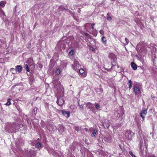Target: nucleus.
<instances>
[{
	"mask_svg": "<svg viewBox=\"0 0 157 157\" xmlns=\"http://www.w3.org/2000/svg\"><path fill=\"white\" fill-rule=\"evenodd\" d=\"M133 91L135 95L140 94L141 91L140 89V87L138 84H134L133 86Z\"/></svg>",
	"mask_w": 157,
	"mask_h": 157,
	"instance_id": "obj_1",
	"label": "nucleus"
},
{
	"mask_svg": "<svg viewBox=\"0 0 157 157\" xmlns=\"http://www.w3.org/2000/svg\"><path fill=\"white\" fill-rule=\"evenodd\" d=\"M19 125V124H16L15 123H13L11 125V128L7 130L8 132L9 133L15 132H16L15 127L17 125Z\"/></svg>",
	"mask_w": 157,
	"mask_h": 157,
	"instance_id": "obj_2",
	"label": "nucleus"
},
{
	"mask_svg": "<svg viewBox=\"0 0 157 157\" xmlns=\"http://www.w3.org/2000/svg\"><path fill=\"white\" fill-rule=\"evenodd\" d=\"M79 66L78 62L77 61H75L74 64L72 65V67L74 70L77 72L79 69Z\"/></svg>",
	"mask_w": 157,
	"mask_h": 157,
	"instance_id": "obj_3",
	"label": "nucleus"
},
{
	"mask_svg": "<svg viewBox=\"0 0 157 157\" xmlns=\"http://www.w3.org/2000/svg\"><path fill=\"white\" fill-rule=\"evenodd\" d=\"M64 102L65 101L62 98L57 97L56 103L59 106H62Z\"/></svg>",
	"mask_w": 157,
	"mask_h": 157,
	"instance_id": "obj_4",
	"label": "nucleus"
},
{
	"mask_svg": "<svg viewBox=\"0 0 157 157\" xmlns=\"http://www.w3.org/2000/svg\"><path fill=\"white\" fill-rule=\"evenodd\" d=\"M131 131L130 130L127 131L125 132V137L126 139L129 140L131 137Z\"/></svg>",
	"mask_w": 157,
	"mask_h": 157,
	"instance_id": "obj_5",
	"label": "nucleus"
},
{
	"mask_svg": "<svg viewBox=\"0 0 157 157\" xmlns=\"http://www.w3.org/2000/svg\"><path fill=\"white\" fill-rule=\"evenodd\" d=\"M147 113V109L142 110L140 113V115L141 117L143 118V120L144 119L145 115Z\"/></svg>",
	"mask_w": 157,
	"mask_h": 157,
	"instance_id": "obj_6",
	"label": "nucleus"
},
{
	"mask_svg": "<svg viewBox=\"0 0 157 157\" xmlns=\"http://www.w3.org/2000/svg\"><path fill=\"white\" fill-rule=\"evenodd\" d=\"M61 112L62 114L67 117H69L70 116V113L69 111H65L64 110H63Z\"/></svg>",
	"mask_w": 157,
	"mask_h": 157,
	"instance_id": "obj_7",
	"label": "nucleus"
},
{
	"mask_svg": "<svg viewBox=\"0 0 157 157\" xmlns=\"http://www.w3.org/2000/svg\"><path fill=\"white\" fill-rule=\"evenodd\" d=\"M15 68L16 72H17L19 73H20L22 71L23 67L21 65H17L15 66Z\"/></svg>",
	"mask_w": 157,
	"mask_h": 157,
	"instance_id": "obj_8",
	"label": "nucleus"
},
{
	"mask_svg": "<svg viewBox=\"0 0 157 157\" xmlns=\"http://www.w3.org/2000/svg\"><path fill=\"white\" fill-rule=\"evenodd\" d=\"M26 63L28 64L29 65H32L33 63V58H29L27 61Z\"/></svg>",
	"mask_w": 157,
	"mask_h": 157,
	"instance_id": "obj_9",
	"label": "nucleus"
},
{
	"mask_svg": "<svg viewBox=\"0 0 157 157\" xmlns=\"http://www.w3.org/2000/svg\"><path fill=\"white\" fill-rule=\"evenodd\" d=\"M131 66L132 69L134 70H136L137 69V66L134 63H131Z\"/></svg>",
	"mask_w": 157,
	"mask_h": 157,
	"instance_id": "obj_10",
	"label": "nucleus"
},
{
	"mask_svg": "<svg viewBox=\"0 0 157 157\" xmlns=\"http://www.w3.org/2000/svg\"><path fill=\"white\" fill-rule=\"evenodd\" d=\"M109 57L111 59H115L116 58V56L113 53H111L109 54Z\"/></svg>",
	"mask_w": 157,
	"mask_h": 157,
	"instance_id": "obj_11",
	"label": "nucleus"
},
{
	"mask_svg": "<svg viewBox=\"0 0 157 157\" xmlns=\"http://www.w3.org/2000/svg\"><path fill=\"white\" fill-rule=\"evenodd\" d=\"M127 84L128 86V88L129 89H130L132 87V83L131 80H130L127 82Z\"/></svg>",
	"mask_w": 157,
	"mask_h": 157,
	"instance_id": "obj_12",
	"label": "nucleus"
},
{
	"mask_svg": "<svg viewBox=\"0 0 157 157\" xmlns=\"http://www.w3.org/2000/svg\"><path fill=\"white\" fill-rule=\"evenodd\" d=\"M102 40L103 42V43L104 44H106L107 43V40L106 38L104 37V36H102Z\"/></svg>",
	"mask_w": 157,
	"mask_h": 157,
	"instance_id": "obj_13",
	"label": "nucleus"
},
{
	"mask_svg": "<svg viewBox=\"0 0 157 157\" xmlns=\"http://www.w3.org/2000/svg\"><path fill=\"white\" fill-rule=\"evenodd\" d=\"M87 109H90V110L92 111V112L93 113H94L95 112V110L94 109V107L93 106H89L87 108Z\"/></svg>",
	"mask_w": 157,
	"mask_h": 157,
	"instance_id": "obj_14",
	"label": "nucleus"
},
{
	"mask_svg": "<svg viewBox=\"0 0 157 157\" xmlns=\"http://www.w3.org/2000/svg\"><path fill=\"white\" fill-rule=\"evenodd\" d=\"M69 53L70 55L73 56L74 54V50L73 49L71 50V51L69 52Z\"/></svg>",
	"mask_w": 157,
	"mask_h": 157,
	"instance_id": "obj_15",
	"label": "nucleus"
},
{
	"mask_svg": "<svg viewBox=\"0 0 157 157\" xmlns=\"http://www.w3.org/2000/svg\"><path fill=\"white\" fill-rule=\"evenodd\" d=\"M10 100H11L10 98H8L7 99V102L5 104V105H10L11 104Z\"/></svg>",
	"mask_w": 157,
	"mask_h": 157,
	"instance_id": "obj_16",
	"label": "nucleus"
},
{
	"mask_svg": "<svg viewBox=\"0 0 157 157\" xmlns=\"http://www.w3.org/2000/svg\"><path fill=\"white\" fill-rule=\"evenodd\" d=\"M6 2L5 1H2L0 2V6L4 7L5 6Z\"/></svg>",
	"mask_w": 157,
	"mask_h": 157,
	"instance_id": "obj_17",
	"label": "nucleus"
},
{
	"mask_svg": "<svg viewBox=\"0 0 157 157\" xmlns=\"http://www.w3.org/2000/svg\"><path fill=\"white\" fill-rule=\"evenodd\" d=\"M97 132V130L96 129H95L94 130V132L91 134V136L94 137L95 136Z\"/></svg>",
	"mask_w": 157,
	"mask_h": 157,
	"instance_id": "obj_18",
	"label": "nucleus"
},
{
	"mask_svg": "<svg viewBox=\"0 0 157 157\" xmlns=\"http://www.w3.org/2000/svg\"><path fill=\"white\" fill-rule=\"evenodd\" d=\"M109 13H108L107 14V20L108 21H110L112 20V18L111 17H109Z\"/></svg>",
	"mask_w": 157,
	"mask_h": 157,
	"instance_id": "obj_19",
	"label": "nucleus"
},
{
	"mask_svg": "<svg viewBox=\"0 0 157 157\" xmlns=\"http://www.w3.org/2000/svg\"><path fill=\"white\" fill-rule=\"evenodd\" d=\"M25 68L26 69V71L27 72H29L30 71V69L29 68L28 66V65L27 64H25Z\"/></svg>",
	"mask_w": 157,
	"mask_h": 157,
	"instance_id": "obj_20",
	"label": "nucleus"
},
{
	"mask_svg": "<svg viewBox=\"0 0 157 157\" xmlns=\"http://www.w3.org/2000/svg\"><path fill=\"white\" fill-rule=\"evenodd\" d=\"M11 71L12 72V73H16L17 72L16 71V68L14 69L13 68H12L10 69Z\"/></svg>",
	"mask_w": 157,
	"mask_h": 157,
	"instance_id": "obj_21",
	"label": "nucleus"
},
{
	"mask_svg": "<svg viewBox=\"0 0 157 157\" xmlns=\"http://www.w3.org/2000/svg\"><path fill=\"white\" fill-rule=\"evenodd\" d=\"M60 71L59 69H57L56 71V75H59L60 73Z\"/></svg>",
	"mask_w": 157,
	"mask_h": 157,
	"instance_id": "obj_22",
	"label": "nucleus"
},
{
	"mask_svg": "<svg viewBox=\"0 0 157 157\" xmlns=\"http://www.w3.org/2000/svg\"><path fill=\"white\" fill-rule=\"evenodd\" d=\"M78 70L79 73L81 74H82L84 73V70L82 69H79Z\"/></svg>",
	"mask_w": 157,
	"mask_h": 157,
	"instance_id": "obj_23",
	"label": "nucleus"
},
{
	"mask_svg": "<svg viewBox=\"0 0 157 157\" xmlns=\"http://www.w3.org/2000/svg\"><path fill=\"white\" fill-rule=\"evenodd\" d=\"M95 108L98 109L100 108V105L98 103H96L95 104Z\"/></svg>",
	"mask_w": 157,
	"mask_h": 157,
	"instance_id": "obj_24",
	"label": "nucleus"
},
{
	"mask_svg": "<svg viewBox=\"0 0 157 157\" xmlns=\"http://www.w3.org/2000/svg\"><path fill=\"white\" fill-rule=\"evenodd\" d=\"M74 129L77 131L78 132L79 131V127L78 126H75L74 127Z\"/></svg>",
	"mask_w": 157,
	"mask_h": 157,
	"instance_id": "obj_25",
	"label": "nucleus"
},
{
	"mask_svg": "<svg viewBox=\"0 0 157 157\" xmlns=\"http://www.w3.org/2000/svg\"><path fill=\"white\" fill-rule=\"evenodd\" d=\"M35 146L36 147H39L41 146V144L40 143H38L36 144L35 145Z\"/></svg>",
	"mask_w": 157,
	"mask_h": 157,
	"instance_id": "obj_26",
	"label": "nucleus"
},
{
	"mask_svg": "<svg viewBox=\"0 0 157 157\" xmlns=\"http://www.w3.org/2000/svg\"><path fill=\"white\" fill-rule=\"evenodd\" d=\"M129 153L132 157H136V156L133 154V152L132 151H129Z\"/></svg>",
	"mask_w": 157,
	"mask_h": 157,
	"instance_id": "obj_27",
	"label": "nucleus"
},
{
	"mask_svg": "<svg viewBox=\"0 0 157 157\" xmlns=\"http://www.w3.org/2000/svg\"><path fill=\"white\" fill-rule=\"evenodd\" d=\"M84 33V34L86 36L88 37H89V38H90L91 36L90 35H89V34H88V33Z\"/></svg>",
	"mask_w": 157,
	"mask_h": 157,
	"instance_id": "obj_28",
	"label": "nucleus"
},
{
	"mask_svg": "<svg viewBox=\"0 0 157 157\" xmlns=\"http://www.w3.org/2000/svg\"><path fill=\"white\" fill-rule=\"evenodd\" d=\"M119 147L121 149L122 151H124L125 150V149L122 146H121V145H119Z\"/></svg>",
	"mask_w": 157,
	"mask_h": 157,
	"instance_id": "obj_29",
	"label": "nucleus"
},
{
	"mask_svg": "<svg viewBox=\"0 0 157 157\" xmlns=\"http://www.w3.org/2000/svg\"><path fill=\"white\" fill-rule=\"evenodd\" d=\"M100 33L102 35L104 36V32L103 30H101L99 31Z\"/></svg>",
	"mask_w": 157,
	"mask_h": 157,
	"instance_id": "obj_30",
	"label": "nucleus"
},
{
	"mask_svg": "<svg viewBox=\"0 0 157 157\" xmlns=\"http://www.w3.org/2000/svg\"><path fill=\"white\" fill-rule=\"evenodd\" d=\"M104 126L105 128H108L109 127V124H106V125H105V124H104Z\"/></svg>",
	"mask_w": 157,
	"mask_h": 157,
	"instance_id": "obj_31",
	"label": "nucleus"
},
{
	"mask_svg": "<svg viewBox=\"0 0 157 157\" xmlns=\"http://www.w3.org/2000/svg\"><path fill=\"white\" fill-rule=\"evenodd\" d=\"M95 25V24L94 23H92L91 24V28L92 29H94V26Z\"/></svg>",
	"mask_w": 157,
	"mask_h": 157,
	"instance_id": "obj_32",
	"label": "nucleus"
},
{
	"mask_svg": "<svg viewBox=\"0 0 157 157\" xmlns=\"http://www.w3.org/2000/svg\"><path fill=\"white\" fill-rule=\"evenodd\" d=\"M59 8L60 9H61L62 10H63L65 9V8H64L63 7L61 6H60Z\"/></svg>",
	"mask_w": 157,
	"mask_h": 157,
	"instance_id": "obj_33",
	"label": "nucleus"
},
{
	"mask_svg": "<svg viewBox=\"0 0 157 157\" xmlns=\"http://www.w3.org/2000/svg\"><path fill=\"white\" fill-rule=\"evenodd\" d=\"M87 104L88 105H90L91 106H92L93 105V104L92 103H91L90 102H88Z\"/></svg>",
	"mask_w": 157,
	"mask_h": 157,
	"instance_id": "obj_34",
	"label": "nucleus"
},
{
	"mask_svg": "<svg viewBox=\"0 0 157 157\" xmlns=\"http://www.w3.org/2000/svg\"><path fill=\"white\" fill-rule=\"evenodd\" d=\"M125 40L126 43L127 44H128V43L129 42V40H128V39L127 38H125Z\"/></svg>",
	"mask_w": 157,
	"mask_h": 157,
	"instance_id": "obj_35",
	"label": "nucleus"
},
{
	"mask_svg": "<svg viewBox=\"0 0 157 157\" xmlns=\"http://www.w3.org/2000/svg\"><path fill=\"white\" fill-rule=\"evenodd\" d=\"M90 49L93 51H95V49H94V48L93 47H92L90 48Z\"/></svg>",
	"mask_w": 157,
	"mask_h": 157,
	"instance_id": "obj_36",
	"label": "nucleus"
},
{
	"mask_svg": "<svg viewBox=\"0 0 157 157\" xmlns=\"http://www.w3.org/2000/svg\"><path fill=\"white\" fill-rule=\"evenodd\" d=\"M150 157H156L154 154H152L150 155Z\"/></svg>",
	"mask_w": 157,
	"mask_h": 157,
	"instance_id": "obj_37",
	"label": "nucleus"
},
{
	"mask_svg": "<svg viewBox=\"0 0 157 157\" xmlns=\"http://www.w3.org/2000/svg\"><path fill=\"white\" fill-rule=\"evenodd\" d=\"M80 108H83V105H81L80 106Z\"/></svg>",
	"mask_w": 157,
	"mask_h": 157,
	"instance_id": "obj_38",
	"label": "nucleus"
},
{
	"mask_svg": "<svg viewBox=\"0 0 157 157\" xmlns=\"http://www.w3.org/2000/svg\"><path fill=\"white\" fill-rule=\"evenodd\" d=\"M85 129V131H87V130H88L87 128H85V129Z\"/></svg>",
	"mask_w": 157,
	"mask_h": 157,
	"instance_id": "obj_39",
	"label": "nucleus"
},
{
	"mask_svg": "<svg viewBox=\"0 0 157 157\" xmlns=\"http://www.w3.org/2000/svg\"><path fill=\"white\" fill-rule=\"evenodd\" d=\"M112 1H114L115 0H111Z\"/></svg>",
	"mask_w": 157,
	"mask_h": 157,
	"instance_id": "obj_40",
	"label": "nucleus"
}]
</instances>
